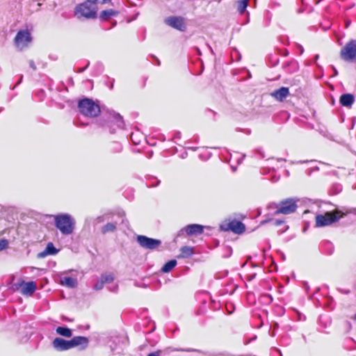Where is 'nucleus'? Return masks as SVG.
<instances>
[{"label": "nucleus", "instance_id": "1", "mask_svg": "<svg viewBox=\"0 0 356 356\" xmlns=\"http://www.w3.org/2000/svg\"><path fill=\"white\" fill-rule=\"evenodd\" d=\"M78 108L81 114L90 118L97 117L99 114L104 115V113H109L111 116L116 120L118 127L123 126L124 120L120 113L109 109L106 106L99 105L92 99L85 97L80 99L78 102Z\"/></svg>", "mask_w": 356, "mask_h": 356}, {"label": "nucleus", "instance_id": "2", "mask_svg": "<svg viewBox=\"0 0 356 356\" xmlns=\"http://www.w3.org/2000/svg\"><path fill=\"white\" fill-rule=\"evenodd\" d=\"M88 343L89 339L82 336L74 337L70 340L56 337L52 341V346L57 351L67 350L80 345H83V348H86Z\"/></svg>", "mask_w": 356, "mask_h": 356}, {"label": "nucleus", "instance_id": "3", "mask_svg": "<svg viewBox=\"0 0 356 356\" xmlns=\"http://www.w3.org/2000/svg\"><path fill=\"white\" fill-rule=\"evenodd\" d=\"M54 225L62 234L70 235L74 230L75 220L71 215L61 213L54 216Z\"/></svg>", "mask_w": 356, "mask_h": 356}, {"label": "nucleus", "instance_id": "4", "mask_svg": "<svg viewBox=\"0 0 356 356\" xmlns=\"http://www.w3.org/2000/svg\"><path fill=\"white\" fill-rule=\"evenodd\" d=\"M74 15L79 19L81 17L96 19L97 17V6L92 0H86L75 7Z\"/></svg>", "mask_w": 356, "mask_h": 356}, {"label": "nucleus", "instance_id": "5", "mask_svg": "<svg viewBox=\"0 0 356 356\" xmlns=\"http://www.w3.org/2000/svg\"><path fill=\"white\" fill-rule=\"evenodd\" d=\"M339 211H332L325 214H318L316 216V225L318 227H325L337 222L340 219Z\"/></svg>", "mask_w": 356, "mask_h": 356}, {"label": "nucleus", "instance_id": "6", "mask_svg": "<svg viewBox=\"0 0 356 356\" xmlns=\"http://www.w3.org/2000/svg\"><path fill=\"white\" fill-rule=\"evenodd\" d=\"M340 57L347 62L356 60V40L351 39L341 49Z\"/></svg>", "mask_w": 356, "mask_h": 356}, {"label": "nucleus", "instance_id": "7", "mask_svg": "<svg viewBox=\"0 0 356 356\" xmlns=\"http://www.w3.org/2000/svg\"><path fill=\"white\" fill-rule=\"evenodd\" d=\"M278 208L273 212L274 215L280 213L288 215L294 213L298 207L297 200L288 198L278 203Z\"/></svg>", "mask_w": 356, "mask_h": 356}, {"label": "nucleus", "instance_id": "8", "mask_svg": "<svg viewBox=\"0 0 356 356\" xmlns=\"http://www.w3.org/2000/svg\"><path fill=\"white\" fill-rule=\"evenodd\" d=\"M136 242L144 249L154 250H158L162 242L157 238H153L145 235H137Z\"/></svg>", "mask_w": 356, "mask_h": 356}, {"label": "nucleus", "instance_id": "9", "mask_svg": "<svg viewBox=\"0 0 356 356\" xmlns=\"http://www.w3.org/2000/svg\"><path fill=\"white\" fill-rule=\"evenodd\" d=\"M15 44L17 48L22 50L31 42L32 37L30 32L27 30H19L15 37Z\"/></svg>", "mask_w": 356, "mask_h": 356}, {"label": "nucleus", "instance_id": "10", "mask_svg": "<svg viewBox=\"0 0 356 356\" xmlns=\"http://www.w3.org/2000/svg\"><path fill=\"white\" fill-rule=\"evenodd\" d=\"M164 22L168 26L181 32H185L187 29V25L185 18L181 16H170L164 19Z\"/></svg>", "mask_w": 356, "mask_h": 356}, {"label": "nucleus", "instance_id": "11", "mask_svg": "<svg viewBox=\"0 0 356 356\" xmlns=\"http://www.w3.org/2000/svg\"><path fill=\"white\" fill-rule=\"evenodd\" d=\"M204 228L211 229L210 227H205L199 224H190L181 229L177 236L186 234L187 236L200 235L203 233Z\"/></svg>", "mask_w": 356, "mask_h": 356}, {"label": "nucleus", "instance_id": "12", "mask_svg": "<svg viewBox=\"0 0 356 356\" xmlns=\"http://www.w3.org/2000/svg\"><path fill=\"white\" fill-rule=\"evenodd\" d=\"M222 231H232L234 234H241L245 231V226L238 220H232L226 225H221L220 227Z\"/></svg>", "mask_w": 356, "mask_h": 356}, {"label": "nucleus", "instance_id": "13", "mask_svg": "<svg viewBox=\"0 0 356 356\" xmlns=\"http://www.w3.org/2000/svg\"><path fill=\"white\" fill-rule=\"evenodd\" d=\"M13 286L15 289L22 287V293L26 296H31L37 289L36 284L33 281L25 282L24 280H20L19 282L14 284Z\"/></svg>", "mask_w": 356, "mask_h": 356}, {"label": "nucleus", "instance_id": "14", "mask_svg": "<svg viewBox=\"0 0 356 356\" xmlns=\"http://www.w3.org/2000/svg\"><path fill=\"white\" fill-rule=\"evenodd\" d=\"M104 115H106V120H101L99 124L101 126L107 128L111 134H114L116 129L124 128V123L122 127H118L116 120H114L109 113H104Z\"/></svg>", "mask_w": 356, "mask_h": 356}, {"label": "nucleus", "instance_id": "15", "mask_svg": "<svg viewBox=\"0 0 356 356\" xmlns=\"http://www.w3.org/2000/svg\"><path fill=\"white\" fill-rule=\"evenodd\" d=\"M270 95L279 102H283L289 95V89L281 87L270 93Z\"/></svg>", "mask_w": 356, "mask_h": 356}, {"label": "nucleus", "instance_id": "16", "mask_svg": "<svg viewBox=\"0 0 356 356\" xmlns=\"http://www.w3.org/2000/svg\"><path fill=\"white\" fill-rule=\"evenodd\" d=\"M355 100V96L350 93L342 94L339 98V103L342 106L350 108Z\"/></svg>", "mask_w": 356, "mask_h": 356}, {"label": "nucleus", "instance_id": "17", "mask_svg": "<svg viewBox=\"0 0 356 356\" xmlns=\"http://www.w3.org/2000/svg\"><path fill=\"white\" fill-rule=\"evenodd\" d=\"M58 252V250L56 248L52 243L50 242L47 245L45 249L42 252L38 253V257L44 258L47 255H55Z\"/></svg>", "mask_w": 356, "mask_h": 356}, {"label": "nucleus", "instance_id": "18", "mask_svg": "<svg viewBox=\"0 0 356 356\" xmlns=\"http://www.w3.org/2000/svg\"><path fill=\"white\" fill-rule=\"evenodd\" d=\"M118 15V12L113 9H108L102 10L99 14V19L102 21H108L113 17H115Z\"/></svg>", "mask_w": 356, "mask_h": 356}, {"label": "nucleus", "instance_id": "19", "mask_svg": "<svg viewBox=\"0 0 356 356\" xmlns=\"http://www.w3.org/2000/svg\"><path fill=\"white\" fill-rule=\"evenodd\" d=\"M60 284L69 288L74 289L77 286V280L72 277H63L60 278Z\"/></svg>", "mask_w": 356, "mask_h": 356}, {"label": "nucleus", "instance_id": "20", "mask_svg": "<svg viewBox=\"0 0 356 356\" xmlns=\"http://www.w3.org/2000/svg\"><path fill=\"white\" fill-rule=\"evenodd\" d=\"M177 351H184V352H196V353H202L204 355L206 356H225L224 353H216V352H204L199 349H194V348H186V349H177Z\"/></svg>", "mask_w": 356, "mask_h": 356}, {"label": "nucleus", "instance_id": "21", "mask_svg": "<svg viewBox=\"0 0 356 356\" xmlns=\"http://www.w3.org/2000/svg\"><path fill=\"white\" fill-rule=\"evenodd\" d=\"M56 332L58 335L64 337L70 338L72 336V330L65 325L57 327Z\"/></svg>", "mask_w": 356, "mask_h": 356}, {"label": "nucleus", "instance_id": "22", "mask_svg": "<svg viewBox=\"0 0 356 356\" xmlns=\"http://www.w3.org/2000/svg\"><path fill=\"white\" fill-rule=\"evenodd\" d=\"M321 249L324 254L331 255L334 252V247L332 243L329 241H325L321 244Z\"/></svg>", "mask_w": 356, "mask_h": 356}, {"label": "nucleus", "instance_id": "23", "mask_svg": "<svg viewBox=\"0 0 356 356\" xmlns=\"http://www.w3.org/2000/svg\"><path fill=\"white\" fill-rule=\"evenodd\" d=\"M177 264L176 259H170L167 261L161 268L162 273H167L170 272Z\"/></svg>", "mask_w": 356, "mask_h": 356}, {"label": "nucleus", "instance_id": "24", "mask_svg": "<svg viewBox=\"0 0 356 356\" xmlns=\"http://www.w3.org/2000/svg\"><path fill=\"white\" fill-rule=\"evenodd\" d=\"M181 254L178 257L188 258L194 254L193 248L189 246H183L180 249Z\"/></svg>", "mask_w": 356, "mask_h": 356}, {"label": "nucleus", "instance_id": "25", "mask_svg": "<svg viewBox=\"0 0 356 356\" xmlns=\"http://www.w3.org/2000/svg\"><path fill=\"white\" fill-rule=\"evenodd\" d=\"M116 230V223L113 222H108L105 225H104L101 232L103 234H106L108 232H114Z\"/></svg>", "mask_w": 356, "mask_h": 356}, {"label": "nucleus", "instance_id": "26", "mask_svg": "<svg viewBox=\"0 0 356 356\" xmlns=\"http://www.w3.org/2000/svg\"><path fill=\"white\" fill-rule=\"evenodd\" d=\"M250 0H239L236 2L238 6V11L241 15H243L248 6Z\"/></svg>", "mask_w": 356, "mask_h": 356}, {"label": "nucleus", "instance_id": "27", "mask_svg": "<svg viewBox=\"0 0 356 356\" xmlns=\"http://www.w3.org/2000/svg\"><path fill=\"white\" fill-rule=\"evenodd\" d=\"M271 223L273 226H280L285 222L284 220L268 218L261 222V225H265L266 223Z\"/></svg>", "mask_w": 356, "mask_h": 356}, {"label": "nucleus", "instance_id": "28", "mask_svg": "<svg viewBox=\"0 0 356 356\" xmlns=\"http://www.w3.org/2000/svg\"><path fill=\"white\" fill-rule=\"evenodd\" d=\"M122 150V145L118 142H113L110 146V152L111 153H120Z\"/></svg>", "mask_w": 356, "mask_h": 356}, {"label": "nucleus", "instance_id": "29", "mask_svg": "<svg viewBox=\"0 0 356 356\" xmlns=\"http://www.w3.org/2000/svg\"><path fill=\"white\" fill-rule=\"evenodd\" d=\"M100 280L105 284L111 283L114 280V277L112 274H102Z\"/></svg>", "mask_w": 356, "mask_h": 356}, {"label": "nucleus", "instance_id": "30", "mask_svg": "<svg viewBox=\"0 0 356 356\" xmlns=\"http://www.w3.org/2000/svg\"><path fill=\"white\" fill-rule=\"evenodd\" d=\"M160 184V180H159L155 177H149L147 179V184L149 186V187H156Z\"/></svg>", "mask_w": 356, "mask_h": 356}, {"label": "nucleus", "instance_id": "31", "mask_svg": "<svg viewBox=\"0 0 356 356\" xmlns=\"http://www.w3.org/2000/svg\"><path fill=\"white\" fill-rule=\"evenodd\" d=\"M268 63L270 67H275L279 63V58L277 54L268 56Z\"/></svg>", "mask_w": 356, "mask_h": 356}, {"label": "nucleus", "instance_id": "32", "mask_svg": "<svg viewBox=\"0 0 356 356\" xmlns=\"http://www.w3.org/2000/svg\"><path fill=\"white\" fill-rule=\"evenodd\" d=\"M8 241L5 238L0 239V251L4 250L8 248Z\"/></svg>", "mask_w": 356, "mask_h": 356}, {"label": "nucleus", "instance_id": "33", "mask_svg": "<svg viewBox=\"0 0 356 356\" xmlns=\"http://www.w3.org/2000/svg\"><path fill=\"white\" fill-rule=\"evenodd\" d=\"M292 65L293 66V70H296V69L297 68V66H298V63L295 60H291V61L289 62H286L284 65H283V67L284 68H286L289 66Z\"/></svg>", "mask_w": 356, "mask_h": 356}, {"label": "nucleus", "instance_id": "34", "mask_svg": "<svg viewBox=\"0 0 356 356\" xmlns=\"http://www.w3.org/2000/svg\"><path fill=\"white\" fill-rule=\"evenodd\" d=\"M104 284L103 283V282L101 280H99L98 282H97L93 285L92 288L95 291H99V290H102L104 288Z\"/></svg>", "mask_w": 356, "mask_h": 356}, {"label": "nucleus", "instance_id": "35", "mask_svg": "<svg viewBox=\"0 0 356 356\" xmlns=\"http://www.w3.org/2000/svg\"><path fill=\"white\" fill-rule=\"evenodd\" d=\"M278 207V203L271 202L268 205L267 209L273 214V212L277 210Z\"/></svg>", "mask_w": 356, "mask_h": 356}, {"label": "nucleus", "instance_id": "36", "mask_svg": "<svg viewBox=\"0 0 356 356\" xmlns=\"http://www.w3.org/2000/svg\"><path fill=\"white\" fill-rule=\"evenodd\" d=\"M86 66L84 67L77 68V69L74 70V71L76 73H82V72H83L88 67V66L90 65V61L86 60Z\"/></svg>", "mask_w": 356, "mask_h": 356}, {"label": "nucleus", "instance_id": "37", "mask_svg": "<svg viewBox=\"0 0 356 356\" xmlns=\"http://www.w3.org/2000/svg\"><path fill=\"white\" fill-rule=\"evenodd\" d=\"M319 170V168L318 166H315L314 168H309L306 170V174L308 175V176H310L312 175V172H317Z\"/></svg>", "mask_w": 356, "mask_h": 356}, {"label": "nucleus", "instance_id": "38", "mask_svg": "<svg viewBox=\"0 0 356 356\" xmlns=\"http://www.w3.org/2000/svg\"><path fill=\"white\" fill-rule=\"evenodd\" d=\"M95 67L97 68V70L99 74H100L103 72L104 66H103L102 63H96Z\"/></svg>", "mask_w": 356, "mask_h": 356}, {"label": "nucleus", "instance_id": "39", "mask_svg": "<svg viewBox=\"0 0 356 356\" xmlns=\"http://www.w3.org/2000/svg\"><path fill=\"white\" fill-rule=\"evenodd\" d=\"M332 190L334 194H337L342 190V187L341 185H336L333 186Z\"/></svg>", "mask_w": 356, "mask_h": 356}, {"label": "nucleus", "instance_id": "40", "mask_svg": "<svg viewBox=\"0 0 356 356\" xmlns=\"http://www.w3.org/2000/svg\"><path fill=\"white\" fill-rule=\"evenodd\" d=\"M163 351L161 350H156L155 352L150 353L147 356H161Z\"/></svg>", "mask_w": 356, "mask_h": 356}, {"label": "nucleus", "instance_id": "41", "mask_svg": "<svg viewBox=\"0 0 356 356\" xmlns=\"http://www.w3.org/2000/svg\"><path fill=\"white\" fill-rule=\"evenodd\" d=\"M36 95L38 96L40 100H42L44 97V91L43 90H40L38 91Z\"/></svg>", "mask_w": 356, "mask_h": 356}, {"label": "nucleus", "instance_id": "42", "mask_svg": "<svg viewBox=\"0 0 356 356\" xmlns=\"http://www.w3.org/2000/svg\"><path fill=\"white\" fill-rule=\"evenodd\" d=\"M22 80H23V75L21 74L19 76V79H18V81L13 88H11V89L14 90L17 86H19L22 82Z\"/></svg>", "mask_w": 356, "mask_h": 356}, {"label": "nucleus", "instance_id": "43", "mask_svg": "<svg viewBox=\"0 0 356 356\" xmlns=\"http://www.w3.org/2000/svg\"><path fill=\"white\" fill-rule=\"evenodd\" d=\"M151 57L153 58L155 65H156L158 66H159L161 65V62L157 57H156L154 55H151Z\"/></svg>", "mask_w": 356, "mask_h": 356}, {"label": "nucleus", "instance_id": "44", "mask_svg": "<svg viewBox=\"0 0 356 356\" xmlns=\"http://www.w3.org/2000/svg\"><path fill=\"white\" fill-rule=\"evenodd\" d=\"M181 134L180 131H176L174 134V136L172 138V140L175 139H180L181 138Z\"/></svg>", "mask_w": 356, "mask_h": 356}, {"label": "nucleus", "instance_id": "45", "mask_svg": "<svg viewBox=\"0 0 356 356\" xmlns=\"http://www.w3.org/2000/svg\"><path fill=\"white\" fill-rule=\"evenodd\" d=\"M29 63L31 68H32L34 71L36 70V65L33 60H30Z\"/></svg>", "mask_w": 356, "mask_h": 356}, {"label": "nucleus", "instance_id": "46", "mask_svg": "<svg viewBox=\"0 0 356 356\" xmlns=\"http://www.w3.org/2000/svg\"><path fill=\"white\" fill-rule=\"evenodd\" d=\"M297 48L299 49L300 55H302L304 53V48L300 44H296Z\"/></svg>", "mask_w": 356, "mask_h": 356}, {"label": "nucleus", "instance_id": "47", "mask_svg": "<svg viewBox=\"0 0 356 356\" xmlns=\"http://www.w3.org/2000/svg\"><path fill=\"white\" fill-rule=\"evenodd\" d=\"M92 1L95 4H97V2H99V3H102V4H104V3H106L109 2V1H111V0H92Z\"/></svg>", "mask_w": 356, "mask_h": 356}, {"label": "nucleus", "instance_id": "48", "mask_svg": "<svg viewBox=\"0 0 356 356\" xmlns=\"http://www.w3.org/2000/svg\"><path fill=\"white\" fill-rule=\"evenodd\" d=\"M108 290L111 292H116L118 290V285H115L113 286L108 287Z\"/></svg>", "mask_w": 356, "mask_h": 356}, {"label": "nucleus", "instance_id": "49", "mask_svg": "<svg viewBox=\"0 0 356 356\" xmlns=\"http://www.w3.org/2000/svg\"><path fill=\"white\" fill-rule=\"evenodd\" d=\"M318 58H319V55L316 54L314 57V63H316V65L318 67H320V65L316 63Z\"/></svg>", "mask_w": 356, "mask_h": 356}, {"label": "nucleus", "instance_id": "50", "mask_svg": "<svg viewBox=\"0 0 356 356\" xmlns=\"http://www.w3.org/2000/svg\"><path fill=\"white\" fill-rule=\"evenodd\" d=\"M303 285H304V288H305V291L307 292L308 290L309 289L308 283L307 282H304Z\"/></svg>", "mask_w": 356, "mask_h": 356}, {"label": "nucleus", "instance_id": "51", "mask_svg": "<svg viewBox=\"0 0 356 356\" xmlns=\"http://www.w3.org/2000/svg\"><path fill=\"white\" fill-rule=\"evenodd\" d=\"M289 229V226L286 225L284 229H280L278 231L279 234H283L284 232H285L287 229Z\"/></svg>", "mask_w": 356, "mask_h": 356}, {"label": "nucleus", "instance_id": "52", "mask_svg": "<svg viewBox=\"0 0 356 356\" xmlns=\"http://www.w3.org/2000/svg\"><path fill=\"white\" fill-rule=\"evenodd\" d=\"M332 69L334 72V76H337L338 75V71L336 69V67L334 66H332Z\"/></svg>", "mask_w": 356, "mask_h": 356}, {"label": "nucleus", "instance_id": "53", "mask_svg": "<svg viewBox=\"0 0 356 356\" xmlns=\"http://www.w3.org/2000/svg\"><path fill=\"white\" fill-rule=\"evenodd\" d=\"M159 140H161V141H165V136L163 134H161L159 136Z\"/></svg>", "mask_w": 356, "mask_h": 356}, {"label": "nucleus", "instance_id": "54", "mask_svg": "<svg viewBox=\"0 0 356 356\" xmlns=\"http://www.w3.org/2000/svg\"><path fill=\"white\" fill-rule=\"evenodd\" d=\"M256 152H258L261 155V158H264V153L261 150L257 149Z\"/></svg>", "mask_w": 356, "mask_h": 356}, {"label": "nucleus", "instance_id": "55", "mask_svg": "<svg viewBox=\"0 0 356 356\" xmlns=\"http://www.w3.org/2000/svg\"><path fill=\"white\" fill-rule=\"evenodd\" d=\"M188 155V153L186 152H184L181 155V157L182 159H185Z\"/></svg>", "mask_w": 356, "mask_h": 356}, {"label": "nucleus", "instance_id": "56", "mask_svg": "<svg viewBox=\"0 0 356 356\" xmlns=\"http://www.w3.org/2000/svg\"><path fill=\"white\" fill-rule=\"evenodd\" d=\"M133 136H134V134H131V140H132V142H133L135 145L138 144V142H136V141H135V140H134Z\"/></svg>", "mask_w": 356, "mask_h": 356}, {"label": "nucleus", "instance_id": "57", "mask_svg": "<svg viewBox=\"0 0 356 356\" xmlns=\"http://www.w3.org/2000/svg\"><path fill=\"white\" fill-rule=\"evenodd\" d=\"M289 55V51L287 49H284V52H283V56H287Z\"/></svg>", "mask_w": 356, "mask_h": 356}, {"label": "nucleus", "instance_id": "58", "mask_svg": "<svg viewBox=\"0 0 356 356\" xmlns=\"http://www.w3.org/2000/svg\"><path fill=\"white\" fill-rule=\"evenodd\" d=\"M113 83H114V79H113L111 80V83H110V86H109V87H110V89H113Z\"/></svg>", "mask_w": 356, "mask_h": 356}, {"label": "nucleus", "instance_id": "59", "mask_svg": "<svg viewBox=\"0 0 356 356\" xmlns=\"http://www.w3.org/2000/svg\"><path fill=\"white\" fill-rule=\"evenodd\" d=\"M188 149H192L193 151H196L197 149V147H188Z\"/></svg>", "mask_w": 356, "mask_h": 356}, {"label": "nucleus", "instance_id": "60", "mask_svg": "<svg viewBox=\"0 0 356 356\" xmlns=\"http://www.w3.org/2000/svg\"><path fill=\"white\" fill-rule=\"evenodd\" d=\"M29 337H30V336L26 335V339H24H24H22V341H26L29 339Z\"/></svg>", "mask_w": 356, "mask_h": 356}, {"label": "nucleus", "instance_id": "61", "mask_svg": "<svg viewBox=\"0 0 356 356\" xmlns=\"http://www.w3.org/2000/svg\"><path fill=\"white\" fill-rule=\"evenodd\" d=\"M255 276H256V274L252 275L248 280L249 281L252 280Z\"/></svg>", "mask_w": 356, "mask_h": 356}, {"label": "nucleus", "instance_id": "62", "mask_svg": "<svg viewBox=\"0 0 356 356\" xmlns=\"http://www.w3.org/2000/svg\"><path fill=\"white\" fill-rule=\"evenodd\" d=\"M122 223L127 225L128 224V221L127 220H122Z\"/></svg>", "mask_w": 356, "mask_h": 356}, {"label": "nucleus", "instance_id": "63", "mask_svg": "<svg viewBox=\"0 0 356 356\" xmlns=\"http://www.w3.org/2000/svg\"><path fill=\"white\" fill-rule=\"evenodd\" d=\"M195 49H196V50H197V54H198L199 55H200V54H201V52H200V50L199 49V48L195 47Z\"/></svg>", "mask_w": 356, "mask_h": 356}, {"label": "nucleus", "instance_id": "64", "mask_svg": "<svg viewBox=\"0 0 356 356\" xmlns=\"http://www.w3.org/2000/svg\"><path fill=\"white\" fill-rule=\"evenodd\" d=\"M250 132H251V131L250 129H247L245 133L247 134H250Z\"/></svg>", "mask_w": 356, "mask_h": 356}]
</instances>
